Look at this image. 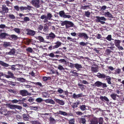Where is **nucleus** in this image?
<instances>
[{
  "label": "nucleus",
  "mask_w": 124,
  "mask_h": 124,
  "mask_svg": "<svg viewBox=\"0 0 124 124\" xmlns=\"http://www.w3.org/2000/svg\"><path fill=\"white\" fill-rule=\"evenodd\" d=\"M53 16L52 14L48 13L47 14V15L46 16L44 15H42L40 18L42 20H44L43 21L45 23H46L48 22V20H50L52 19L51 18Z\"/></svg>",
  "instance_id": "nucleus-1"
},
{
  "label": "nucleus",
  "mask_w": 124,
  "mask_h": 124,
  "mask_svg": "<svg viewBox=\"0 0 124 124\" xmlns=\"http://www.w3.org/2000/svg\"><path fill=\"white\" fill-rule=\"evenodd\" d=\"M62 43L59 41H57L56 42L53 43L48 47L49 50H51L53 49H56L62 45Z\"/></svg>",
  "instance_id": "nucleus-2"
},
{
  "label": "nucleus",
  "mask_w": 124,
  "mask_h": 124,
  "mask_svg": "<svg viewBox=\"0 0 124 124\" xmlns=\"http://www.w3.org/2000/svg\"><path fill=\"white\" fill-rule=\"evenodd\" d=\"M95 21L97 23L100 22L102 24H103L105 23L104 21L106 20V18L104 17H100L99 16H96L95 17Z\"/></svg>",
  "instance_id": "nucleus-3"
},
{
  "label": "nucleus",
  "mask_w": 124,
  "mask_h": 124,
  "mask_svg": "<svg viewBox=\"0 0 124 124\" xmlns=\"http://www.w3.org/2000/svg\"><path fill=\"white\" fill-rule=\"evenodd\" d=\"M77 35L78 37V39L83 38L85 39H87L89 38L87 34L84 32H79L77 33Z\"/></svg>",
  "instance_id": "nucleus-4"
},
{
  "label": "nucleus",
  "mask_w": 124,
  "mask_h": 124,
  "mask_svg": "<svg viewBox=\"0 0 124 124\" xmlns=\"http://www.w3.org/2000/svg\"><path fill=\"white\" fill-rule=\"evenodd\" d=\"M19 94L23 96H25L27 95H30L31 93H29L27 91L25 90H20L19 92Z\"/></svg>",
  "instance_id": "nucleus-5"
},
{
  "label": "nucleus",
  "mask_w": 124,
  "mask_h": 124,
  "mask_svg": "<svg viewBox=\"0 0 124 124\" xmlns=\"http://www.w3.org/2000/svg\"><path fill=\"white\" fill-rule=\"evenodd\" d=\"M24 30L25 31L27 32L26 34L28 35L33 36H34L35 34V31L28 29H25Z\"/></svg>",
  "instance_id": "nucleus-6"
},
{
  "label": "nucleus",
  "mask_w": 124,
  "mask_h": 124,
  "mask_svg": "<svg viewBox=\"0 0 124 124\" xmlns=\"http://www.w3.org/2000/svg\"><path fill=\"white\" fill-rule=\"evenodd\" d=\"M56 36L55 34L52 32L49 34L48 36H46V39L49 40L53 39Z\"/></svg>",
  "instance_id": "nucleus-7"
},
{
  "label": "nucleus",
  "mask_w": 124,
  "mask_h": 124,
  "mask_svg": "<svg viewBox=\"0 0 124 124\" xmlns=\"http://www.w3.org/2000/svg\"><path fill=\"white\" fill-rule=\"evenodd\" d=\"M40 1H37L32 0L31 1L32 4L36 8H39L40 6L39 4Z\"/></svg>",
  "instance_id": "nucleus-8"
},
{
  "label": "nucleus",
  "mask_w": 124,
  "mask_h": 124,
  "mask_svg": "<svg viewBox=\"0 0 124 124\" xmlns=\"http://www.w3.org/2000/svg\"><path fill=\"white\" fill-rule=\"evenodd\" d=\"M100 99L102 101L104 102H108L109 101V100L108 98L105 96H100Z\"/></svg>",
  "instance_id": "nucleus-9"
},
{
  "label": "nucleus",
  "mask_w": 124,
  "mask_h": 124,
  "mask_svg": "<svg viewBox=\"0 0 124 124\" xmlns=\"http://www.w3.org/2000/svg\"><path fill=\"white\" fill-rule=\"evenodd\" d=\"M2 12L3 13H7L9 10V9L6 5H3L2 7Z\"/></svg>",
  "instance_id": "nucleus-10"
},
{
  "label": "nucleus",
  "mask_w": 124,
  "mask_h": 124,
  "mask_svg": "<svg viewBox=\"0 0 124 124\" xmlns=\"http://www.w3.org/2000/svg\"><path fill=\"white\" fill-rule=\"evenodd\" d=\"M84 96V95H83L82 93H80L77 95H76L75 93H74L72 95V97L74 99H76L78 98Z\"/></svg>",
  "instance_id": "nucleus-11"
},
{
  "label": "nucleus",
  "mask_w": 124,
  "mask_h": 124,
  "mask_svg": "<svg viewBox=\"0 0 124 124\" xmlns=\"http://www.w3.org/2000/svg\"><path fill=\"white\" fill-rule=\"evenodd\" d=\"M36 39L39 40L41 42H46L49 43V42H46L44 40L43 38L40 36L36 37H35Z\"/></svg>",
  "instance_id": "nucleus-12"
},
{
  "label": "nucleus",
  "mask_w": 124,
  "mask_h": 124,
  "mask_svg": "<svg viewBox=\"0 0 124 124\" xmlns=\"http://www.w3.org/2000/svg\"><path fill=\"white\" fill-rule=\"evenodd\" d=\"M54 100L56 101L57 103L61 105H63L65 104V103L63 101L59 99L55 98Z\"/></svg>",
  "instance_id": "nucleus-13"
},
{
  "label": "nucleus",
  "mask_w": 124,
  "mask_h": 124,
  "mask_svg": "<svg viewBox=\"0 0 124 124\" xmlns=\"http://www.w3.org/2000/svg\"><path fill=\"white\" fill-rule=\"evenodd\" d=\"M90 124H97L98 123L97 118L94 117L90 121Z\"/></svg>",
  "instance_id": "nucleus-14"
},
{
  "label": "nucleus",
  "mask_w": 124,
  "mask_h": 124,
  "mask_svg": "<svg viewBox=\"0 0 124 124\" xmlns=\"http://www.w3.org/2000/svg\"><path fill=\"white\" fill-rule=\"evenodd\" d=\"M9 36V35L5 33H0V38L1 39H5L6 37Z\"/></svg>",
  "instance_id": "nucleus-15"
},
{
  "label": "nucleus",
  "mask_w": 124,
  "mask_h": 124,
  "mask_svg": "<svg viewBox=\"0 0 124 124\" xmlns=\"http://www.w3.org/2000/svg\"><path fill=\"white\" fill-rule=\"evenodd\" d=\"M102 83L101 82L98 81L96 82L93 86L94 87H100L102 86Z\"/></svg>",
  "instance_id": "nucleus-16"
},
{
  "label": "nucleus",
  "mask_w": 124,
  "mask_h": 124,
  "mask_svg": "<svg viewBox=\"0 0 124 124\" xmlns=\"http://www.w3.org/2000/svg\"><path fill=\"white\" fill-rule=\"evenodd\" d=\"M75 67L77 70H80V69L83 68V67L81 64L76 63L74 64Z\"/></svg>",
  "instance_id": "nucleus-17"
},
{
  "label": "nucleus",
  "mask_w": 124,
  "mask_h": 124,
  "mask_svg": "<svg viewBox=\"0 0 124 124\" xmlns=\"http://www.w3.org/2000/svg\"><path fill=\"white\" fill-rule=\"evenodd\" d=\"M97 76L99 78L102 79L105 78L107 77V76L104 74H101L100 73H98Z\"/></svg>",
  "instance_id": "nucleus-18"
},
{
  "label": "nucleus",
  "mask_w": 124,
  "mask_h": 124,
  "mask_svg": "<svg viewBox=\"0 0 124 124\" xmlns=\"http://www.w3.org/2000/svg\"><path fill=\"white\" fill-rule=\"evenodd\" d=\"M74 24L71 22L67 21L66 28H68L71 27H73L74 26Z\"/></svg>",
  "instance_id": "nucleus-19"
},
{
  "label": "nucleus",
  "mask_w": 124,
  "mask_h": 124,
  "mask_svg": "<svg viewBox=\"0 0 124 124\" xmlns=\"http://www.w3.org/2000/svg\"><path fill=\"white\" fill-rule=\"evenodd\" d=\"M16 50L14 48H12L11 49L9 52L8 53H7V54H8L9 55H14L16 53Z\"/></svg>",
  "instance_id": "nucleus-20"
},
{
  "label": "nucleus",
  "mask_w": 124,
  "mask_h": 124,
  "mask_svg": "<svg viewBox=\"0 0 124 124\" xmlns=\"http://www.w3.org/2000/svg\"><path fill=\"white\" fill-rule=\"evenodd\" d=\"M56 114H60L61 115H62L65 116H67L68 115V114L66 112L62 111L61 110H59L58 111Z\"/></svg>",
  "instance_id": "nucleus-21"
},
{
  "label": "nucleus",
  "mask_w": 124,
  "mask_h": 124,
  "mask_svg": "<svg viewBox=\"0 0 124 124\" xmlns=\"http://www.w3.org/2000/svg\"><path fill=\"white\" fill-rule=\"evenodd\" d=\"M49 122L51 124H55V121L52 116H51L49 118Z\"/></svg>",
  "instance_id": "nucleus-22"
},
{
  "label": "nucleus",
  "mask_w": 124,
  "mask_h": 124,
  "mask_svg": "<svg viewBox=\"0 0 124 124\" xmlns=\"http://www.w3.org/2000/svg\"><path fill=\"white\" fill-rule=\"evenodd\" d=\"M116 96L118 97V96L117 94L114 93H112V94H111L110 95V97L114 100H116Z\"/></svg>",
  "instance_id": "nucleus-23"
},
{
  "label": "nucleus",
  "mask_w": 124,
  "mask_h": 124,
  "mask_svg": "<svg viewBox=\"0 0 124 124\" xmlns=\"http://www.w3.org/2000/svg\"><path fill=\"white\" fill-rule=\"evenodd\" d=\"M29 116V115L28 114L26 115L25 114H23V119L25 121L29 120V118L28 117Z\"/></svg>",
  "instance_id": "nucleus-24"
},
{
  "label": "nucleus",
  "mask_w": 124,
  "mask_h": 124,
  "mask_svg": "<svg viewBox=\"0 0 124 124\" xmlns=\"http://www.w3.org/2000/svg\"><path fill=\"white\" fill-rule=\"evenodd\" d=\"M121 42V41L119 40H115V44L116 46L117 47L118 46H120V43Z\"/></svg>",
  "instance_id": "nucleus-25"
},
{
  "label": "nucleus",
  "mask_w": 124,
  "mask_h": 124,
  "mask_svg": "<svg viewBox=\"0 0 124 124\" xmlns=\"http://www.w3.org/2000/svg\"><path fill=\"white\" fill-rule=\"evenodd\" d=\"M106 80H107L108 83L109 84H111V78L109 76H107L106 78Z\"/></svg>",
  "instance_id": "nucleus-26"
},
{
  "label": "nucleus",
  "mask_w": 124,
  "mask_h": 124,
  "mask_svg": "<svg viewBox=\"0 0 124 124\" xmlns=\"http://www.w3.org/2000/svg\"><path fill=\"white\" fill-rule=\"evenodd\" d=\"M0 64L3 66L6 67H8L9 66V64H8L6 63L1 61H0Z\"/></svg>",
  "instance_id": "nucleus-27"
},
{
  "label": "nucleus",
  "mask_w": 124,
  "mask_h": 124,
  "mask_svg": "<svg viewBox=\"0 0 124 124\" xmlns=\"http://www.w3.org/2000/svg\"><path fill=\"white\" fill-rule=\"evenodd\" d=\"M10 42H4L3 44V46L5 47L10 46Z\"/></svg>",
  "instance_id": "nucleus-28"
},
{
  "label": "nucleus",
  "mask_w": 124,
  "mask_h": 124,
  "mask_svg": "<svg viewBox=\"0 0 124 124\" xmlns=\"http://www.w3.org/2000/svg\"><path fill=\"white\" fill-rule=\"evenodd\" d=\"M16 105H11L10 104H7V106L10 108L12 109H15Z\"/></svg>",
  "instance_id": "nucleus-29"
},
{
  "label": "nucleus",
  "mask_w": 124,
  "mask_h": 124,
  "mask_svg": "<svg viewBox=\"0 0 124 124\" xmlns=\"http://www.w3.org/2000/svg\"><path fill=\"white\" fill-rule=\"evenodd\" d=\"M86 122L85 119L84 117L81 118L80 119V123H82L83 124H84Z\"/></svg>",
  "instance_id": "nucleus-30"
},
{
  "label": "nucleus",
  "mask_w": 124,
  "mask_h": 124,
  "mask_svg": "<svg viewBox=\"0 0 124 124\" xmlns=\"http://www.w3.org/2000/svg\"><path fill=\"white\" fill-rule=\"evenodd\" d=\"M59 14L61 17L64 18L65 14L63 11H60Z\"/></svg>",
  "instance_id": "nucleus-31"
},
{
  "label": "nucleus",
  "mask_w": 124,
  "mask_h": 124,
  "mask_svg": "<svg viewBox=\"0 0 124 124\" xmlns=\"http://www.w3.org/2000/svg\"><path fill=\"white\" fill-rule=\"evenodd\" d=\"M16 80L21 82H25V79L23 78H16Z\"/></svg>",
  "instance_id": "nucleus-32"
},
{
  "label": "nucleus",
  "mask_w": 124,
  "mask_h": 124,
  "mask_svg": "<svg viewBox=\"0 0 124 124\" xmlns=\"http://www.w3.org/2000/svg\"><path fill=\"white\" fill-rule=\"evenodd\" d=\"M19 66V65H13L12 66H11V68H10V69H12V70H15L16 69L19 70L20 69L17 68V67H16Z\"/></svg>",
  "instance_id": "nucleus-33"
},
{
  "label": "nucleus",
  "mask_w": 124,
  "mask_h": 124,
  "mask_svg": "<svg viewBox=\"0 0 124 124\" xmlns=\"http://www.w3.org/2000/svg\"><path fill=\"white\" fill-rule=\"evenodd\" d=\"M51 78L50 77H43L42 78V80L46 82L48 80H50Z\"/></svg>",
  "instance_id": "nucleus-34"
},
{
  "label": "nucleus",
  "mask_w": 124,
  "mask_h": 124,
  "mask_svg": "<svg viewBox=\"0 0 124 124\" xmlns=\"http://www.w3.org/2000/svg\"><path fill=\"white\" fill-rule=\"evenodd\" d=\"M47 73L49 75L50 74H53L56 73V74H57L58 75H59V73L58 72H54V70H50V72H47Z\"/></svg>",
  "instance_id": "nucleus-35"
},
{
  "label": "nucleus",
  "mask_w": 124,
  "mask_h": 124,
  "mask_svg": "<svg viewBox=\"0 0 124 124\" xmlns=\"http://www.w3.org/2000/svg\"><path fill=\"white\" fill-rule=\"evenodd\" d=\"M67 39L68 40H69L70 41H72L73 42H74L75 41V40L76 39L75 38L72 39L70 37H68Z\"/></svg>",
  "instance_id": "nucleus-36"
},
{
  "label": "nucleus",
  "mask_w": 124,
  "mask_h": 124,
  "mask_svg": "<svg viewBox=\"0 0 124 124\" xmlns=\"http://www.w3.org/2000/svg\"><path fill=\"white\" fill-rule=\"evenodd\" d=\"M98 66L93 65H92L91 70H98Z\"/></svg>",
  "instance_id": "nucleus-37"
},
{
  "label": "nucleus",
  "mask_w": 124,
  "mask_h": 124,
  "mask_svg": "<svg viewBox=\"0 0 124 124\" xmlns=\"http://www.w3.org/2000/svg\"><path fill=\"white\" fill-rule=\"evenodd\" d=\"M104 15L106 16H108L109 17H111L112 16L111 14L109 12H105Z\"/></svg>",
  "instance_id": "nucleus-38"
},
{
  "label": "nucleus",
  "mask_w": 124,
  "mask_h": 124,
  "mask_svg": "<svg viewBox=\"0 0 124 124\" xmlns=\"http://www.w3.org/2000/svg\"><path fill=\"white\" fill-rule=\"evenodd\" d=\"M106 39L109 41H111V40H114L113 39H112V36L111 35H108V36L106 38Z\"/></svg>",
  "instance_id": "nucleus-39"
},
{
  "label": "nucleus",
  "mask_w": 124,
  "mask_h": 124,
  "mask_svg": "<svg viewBox=\"0 0 124 124\" xmlns=\"http://www.w3.org/2000/svg\"><path fill=\"white\" fill-rule=\"evenodd\" d=\"M48 26L47 25H46L44 27L43 31L45 32H47L48 31Z\"/></svg>",
  "instance_id": "nucleus-40"
},
{
  "label": "nucleus",
  "mask_w": 124,
  "mask_h": 124,
  "mask_svg": "<svg viewBox=\"0 0 124 124\" xmlns=\"http://www.w3.org/2000/svg\"><path fill=\"white\" fill-rule=\"evenodd\" d=\"M78 85L79 86V87L82 90H83L84 89V87L85 86V85L78 83Z\"/></svg>",
  "instance_id": "nucleus-41"
},
{
  "label": "nucleus",
  "mask_w": 124,
  "mask_h": 124,
  "mask_svg": "<svg viewBox=\"0 0 124 124\" xmlns=\"http://www.w3.org/2000/svg\"><path fill=\"white\" fill-rule=\"evenodd\" d=\"M9 85L11 86H15L16 84L15 83L11 81H8V82Z\"/></svg>",
  "instance_id": "nucleus-42"
},
{
  "label": "nucleus",
  "mask_w": 124,
  "mask_h": 124,
  "mask_svg": "<svg viewBox=\"0 0 124 124\" xmlns=\"http://www.w3.org/2000/svg\"><path fill=\"white\" fill-rule=\"evenodd\" d=\"M9 36L10 38H11L14 39H17V37L15 35H9Z\"/></svg>",
  "instance_id": "nucleus-43"
},
{
  "label": "nucleus",
  "mask_w": 124,
  "mask_h": 124,
  "mask_svg": "<svg viewBox=\"0 0 124 124\" xmlns=\"http://www.w3.org/2000/svg\"><path fill=\"white\" fill-rule=\"evenodd\" d=\"M86 106L85 105H83L81 106L80 107V109L84 111L86 109Z\"/></svg>",
  "instance_id": "nucleus-44"
},
{
  "label": "nucleus",
  "mask_w": 124,
  "mask_h": 124,
  "mask_svg": "<svg viewBox=\"0 0 124 124\" xmlns=\"http://www.w3.org/2000/svg\"><path fill=\"white\" fill-rule=\"evenodd\" d=\"M89 7V5H87L84 6H82L81 7L80 9H83L84 10L86 9H87V8Z\"/></svg>",
  "instance_id": "nucleus-45"
},
{
  "label": "nucleus",
  "mask_w": 124,
  "mask_h": 124,
  "mask_svg": "<svg viewBox=\"0 0 124 124\" xmlns=\"http://www.w3.org/2000/svg\"><path fill=\"white\" fill-rule=\"evenodd\" d=\"M35 101L38 102H40L43 101V100L41 98H37Z\"/></svg>",
  "instance_id": "nucleus-46"
},
{
  "label": "nucleus",
  "mask_w": 124,
  "mask_h": 124,
  "mask_svg": "<svg viewBox=\"0 0 124 124\" xmlns=\"http://www.w3.org/2000/svg\"><path fill=\"white\" fill-rule=\"evenodd\" d=\"M1 111V112H0L1 114H3L5 115H7V114H6V112L7 111V110L6 109H2Z\"/></svg>",
  "instance_id": "nucleus-47"
},
{
  "label": "nucleus",
  "mask_w": 124,
  "mask_h": 124,
  "mask_svg": "<svg viewBox=\"0 0 124 124\" xmlns=\"http://www.w3.org/2000/svg\"><path fill=\"white\" fill-rule=\"evenodd\" d=\"M79 103L78 102L75 103H73V104L72 105V107L73 108H75L78 107V104Z\"/></svg>",
  "instance_id": "nucleus-48"
},
{
  "label": "nucleus",
  "mask_w": 124,
  "mask_h": 124,
  "mask_svg": "<svg viewBox=\"0 0 124 124\" xmlns=\"http://www.w3.org/2000/svg\"><path fill=\"white\" fill-rule=\"evenodd\" d=\"M90 14V12L89 11H86L85 12V15L88 17H89Z\"/></svg>",
  "instance_id": "nucleus-49"
},
{
  "label": "nucleus",
  "mask_w": 124,
  "mask_h": 124,
  "mask_svg": "<svg viewBox=\"0 0 124 124\" xmlns=\"http://www.w3.org/2000/svg\"><path fill=\"white\" fill-rule=\"evenodd\" d=\"M75 120L73 119H71L69 121V124H74Z\"/></svg>",
  "instance_id": "nucleus-50"
},
{
  "label": "nucleus",
  "mask_w": 124,
  "mask_h": 124,
  "mask_svg": "<svg viewBox=\"0 0 124 124\" xmlns=\"http://www.w3.org/2000/svg\"><path fill=\"white\" fill-rule=\"evenodd\" d=\"M14 31L18 34H20V29L18 28H15L14 29Z\"/></svg>",
  "instance_id": "nucleus-51"
},
{
  "label": "nucleus",
  "mask_w": 124,
  "mask_h": 124,
  "mask_svg": "<svg viewBox=\"0 0 124 124\" xmlns=\"http://www.w3.org/2000/svg\"><path fill=\"white\" fill-rule=\"evenodd\" d=\"M62 22L61 23V25L62 26H64L65 25L66 27L67 21L65 20L64 21H61Z\"/></svg>",
  "instance_id": "nucleus-52"
},
{
  "label": "nucleus",
  "mask_w": 124,
  "mask_h": 124,
  "mask_svg": "<svg viewBox=\"0 0 124 124\" xmlns=\"http://www.w3.org/2000/svg\"><path fill=\"white\" fill-rule=\"evenodd\" d=\"M43 28V26L42 25L40 24L39 25L38 27V29L39 31H41Z\"/></svg>",
  "instance_id": "nucleus-53"
},
{
  "label": "nucleus",
  "mask_w": 124,
  "mask_h": 124,
  "mask_svg": "<svg viewBox=\"0 0 124 124\" xmlns=\"http://www.w3.org/2000/svg\"><path fill=\"white\" fill-rule=\"evenodd\" d=\"M26 51L28 52L31 53H32L33 51L32 48L31 47H28L27 48Z\"/></svg>",
  "instance_id": "nucleus-54"
},
{
  "label": "nucleus",
  "mask_w": 124,
  "mask_h": 124,
  "mask_svg": "<svg viewBox=\"0 0 124 124\" xmlns=\"http://www.w3.org/2000/svg\"><path fill=\"white\" fill-rule=\"evenodd\" d=\"M61 49L60 48L59 49H58L57 51L55 52H54V54H61L62 53V52L61 51L59 50H60Z\"/></svg>",
  "instance_id": "nucleus-55"
},
{
  "label": "nucleus",
  "mask_w": 124,
  "mask_h": 124,
  "mask_svg": "<svg viewBox=\"0 0 124 124\" xmlns=\"http://www.w3.org/2000/svg\"><path fill=\"white\" fill-rule=\"evenodd\" d=\"M24 21L27 22V21H29L30 20V19L29 17H25L23 18Z\"/></svg>",
  "instance_id": "nucleus-56"
},
{
  "label": "nucleus",
  "mask_w": 124,
  "mask_h": 124,
  "mask_svg": "<svg viewBox=\"0 0 124 124\" xmlns=\"http://www.w3.org/2000/svg\"><path fill=\"white\" fill-rule=\"evenodd\" d=\"M8 16L9 18L11 19H14L15 18V16L13 15L9 14V15Z\"/></svg>",
  "instance_id": "nucleus-57"
},
{
  "label": "nucleus",
  "mask_w": 124,
  "mask_h": 124,
  "mask_svg": "<svg viewBox=\"0 0 124 124\" xmlns=\"http://www.w3.org/2000/svg\"><path fill=\"white\" fill-rule=\"evenodd\" d=\"M103 118L102 117H100L99 119V123H103Z\"/></svg>",
  "instance_id": "nucleus-58"
},
{
  "label": "nucleus",
  "mask_w": 124,
  "mask_h": 124,
  "mask_svg": "<svg viewBox=\"0 0 124 124\" xmlns=\"http://www.w3.org/2000/svg\"><path fill=\"white\" fill-rule=\"evenodd\" d=\"M68 65L69 67H71V68L74 67H75L74 64L71 63H68Z\"/></svg>",
  "instance_id": "nucleus-59"
},
{
  "label": "nucleus",
  "mask_w": 124,
  "mask_h": 124,
  "mask_svg": "<svg viewBox=\"0 0 124 124\" xmlns=\"http://www.w3.org/2000/svg\"><path fill=\"white\" fill-rule=\"evenodd\" d=\"M5 3L8 6H10L9 5L11 4V3L9 1L7 0L6 1Z\"/></svg>",
  "instance_id": "nucleus-60"
},
{
  "label": "nucleus",
  "mask_w": 124,
  "mask_h": 124,
  "mask_svg": "<svg viewBox=\"0 0 124 124\" xmlns=\"http://www.w3.org/2000/svg\"><path fill=\"white\" fill-rule=\"evenodd\" d=\"M54 54V53H51L49 54H48V55L51 57L53 58L55 57Z\"/></svg>",
  "instance_id": "nucleus-61"
},
{
  "label": "nucleus",
  "mask_w": 124,
  "mask_h": 124,
  "mask_svg": "<svg viewBox=\"0 0 124 124\" xmlns=\"http://www.w3.org/2000/svg\"><path fill=\"white\" fill-rule=\"evenodd\" d=\"M64 91L63 90L61 89V88H59L58 90H57V92L60 93H62Z\"/></svg>",
  "instance_id": "nucleus-62"
},
{
  "label": "nucleus",
  "mask_w": 124,
  "mask_h": 124,
  "mask_svg": "<svg viewBox=\"0 0 124 124\" xmlns=\"http://www.w3.org/2000/svg\"><path fill=\"white\" fill-rule=\"evenodd\" d=\"M79 44L80 46H85L86 45V44L85 43L83 42H82L79 43Z\"/></svg>",
  "instance_id": "nucleus-63"
},
{
  "label": "nucleus",
  "mask_w": 124,
  "mask_h": 124,
  "mask_svg": "<svg viewBox=\"0 0 124 124\" xmlns=\"http://www.w3.org/2000/svg\"><path fill=\"white\" fill-rule=\"evenodd\" d=\"M8 74L10 76V78H12L13 77V74L11 72L9 71H8Z\"/></svg>",
  "instance_id": "nucleus-64"
}]
</instances>
